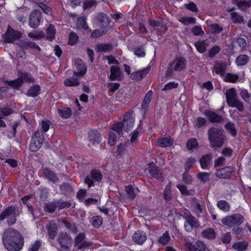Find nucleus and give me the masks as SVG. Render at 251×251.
Listing matches in <instances>:
<instances>
[{
    "label": "nucleus",
    "mask_w": 251,
    "mask_h": 251,
    "mask_svg": "<svg viewBox=\"0 0 251 251\" xmlns=\"http://www.w3.org/2000/svg\"><path fill=\"white\" fill-rule=\"evenodd\" d=\"M2 242L9 251H20L24 245V238L19 231L9 228L2 235Z\"/></svg>",
    "instance_id": "obj_1"
},
{
    "label": "nucleus",
    "mask_w": 251,
    "mask_h": 251,
    "mask_svg": "<svg viewBox=\"0 0 251 251\" xmlns=\"http://www.w3.org/2000/svg\"><path fill=\"white\" fill-rule=\"evenodd\" d=\"M208 139L210 146L214 149L220 148L225 140L224 131L217 128H211L208 132Z\"/></svg>",
    "instance_id": "obj_2"
},
{
    "label": "nucleus",
    "mask_w": 251,
    "mask_h": 251,
    "mask_svg": "<svg viewBox=\"0 0 251 251\" xmlns=\"http://www.w3.org/2000/svg\"><path fill=\"white\" fill-rule=\"evenodd\" d=\"M186 60L183 57H176L170 62L166 72V76H171L174 72H180L184 71L186 67Z\"/></svg>",
    "instance_id": "obj_3"
},
{
    "label": "nucleus",
    "mask_w": 251,
    "mask_h": 251,
    "mask_svg": "<svg viewBox=\"0 0 251 251\" xmlns=\"http://www.w3.org/2000/svg\"><path fill=\"white\" fill-rule=\"evenodd\" d=\"M134 121L132 112H128L124 116L123 124L122 125L121 123H117L114 125L112 129L117 132L119 135H121L123 134V128L127 131L133 127Z\"/></svg>",
    "instance_id": "obj_4"
},
{
    "label": "nucleus",
    "mask_w": 251,
    "mask_h": 251,
    "mask_svg": "<svg viewBox=\"0 0 251 251\" xmlns=\"http://www.w3.org/2000/svg\"><path fill=\"white\" fill-rule=\"evenodd\" d=\"M21 212L19 208L14 206H8L0 214V221H3L6 218L8 225H13L16 222V217L19 216Z\"/></svg>",
    "instance_id": "obj_5"
},
{
    "label": "nucleus",
    "mask_w": 251,
    "mask_h": 251,
    "mask_svg": "<svg viewBox=\"0 0 251 251\" xmlns=\"http://www.w3.org/2000/svg\"><path fill=\"white\" fill-rule=\"evenodd\" d=\"M225 94L227 103L229 106L236 108L238 110H243V103L236 98L237 93L235 88H231L226 90Z\"/></svg>",
    "instance_id": "obj_6"
},
{
    "label": "nucleus",
    "mask_w": 251,
    "mask_h": 251,
    "mask_svg": "<svg viewBox=\"0 0 251 251\" xmlns=\"http://www.w3.org/2000/svg\"><path fill=\"white\" fill-rule=\"evenodd\" d=\"M44 133L42 130H38L32 135L29 144L31 151L36 152L42 147L44 140Z\"/></svg>",
    "instance_id": "obj_7"
},
{
    "label": "nucleus",
    "mask_w": 251,
    "mask_h": 251,
    "mask_svg": "<svg viewBox=\"0 0 251 251\" xmlns=\"http://www.w3.org/2000/svg\"><path fill=\"white\" fill-rule=\"evenodd\" d=\"M57 241L60 245L59 251H70L73 243V239L66 232L59 233Z\"/></svg>",
    "instance_id": "obj_8"
},
{
    "label": "nucleus",
    "mask_w": 251,
    "mask_h": 251,
    "mask_svg": "<svg viewBox=\"0 0 251 251\" xmlns=\"http://www.w3.org/2000/svg\"><path fill=\"white\" fill-rule=\"evenodd\" d=\"M21 37L22 35L20 31L14 30L8 25L3 38L5 42L11 43L19 40Z\"/></svg>",
    "instance_id": "obj_9"
},
{
    "label": "nucleus",
    "mask_w": 251,
    "mask_h": 251,
    "mask_svg": "<svg viewBox=\"0 0 251 251\" xmlns=\"http://www.w3.org/2000/svg\"><path fill=\"white\" fill-rule=\"evenodd\" d=\"M244 217L240 214H235L230 216H226L222 220V223L228 226L240 225L244 221Z\"/></svg>",
    "instance_id": "obj_10"
},
{
    "label": "nucleus",
    "mask_w": 251,
    "mask_h": 251,
    "mask_svg": "<svg viewBox=\"0 0 251 251\" xmlns=\"http://www.w3.org/2000/svg\"><path fill=\"white\" fill-rule=\"evenodd\" d=\"M185 246L189 251H209L205 244L201 241H198L195 245L188 238L185 240Z\"/></svg>",
    "instance_id": "obj_11"
},
{
    "label": "nucleus",
    "mask_w": 251,
    "mask_h": 251,
    "mask_svg": "<svg viewBox=\"0 0 251 251\" xmlns=\"http://www.w3.org/2000/svg\"><path fill=\"white\" fill-rule=\"evenodd\" d=\"M41 17V12L39 10L35 9L31 11L29 15V25L33 28H37L40 25Z\"/></svg>",
    "instance_id": "obj_12"
},
{
    "label": "nucleus",
    "mask_w": 251,
    "mask_h": 251,
    "mask_svg": "<svg viewBox=\"0 0 251 251\" xmlns=\"http://www.w3.org/2000/svg\"><path fill=\"white\" fill-rule=\"evenodd\" d=\"M75 66L78 72H74L73 75L76 77L82 76L86 73L87 66L85 65L84 62L80 59H77L75 61Z\"/></svg>",
    "instance_id": "obj_13"
},
{
    "label": "nucleus",
    "mask_w": 251,
    "mask_h": 251,
    "mask_svg": "<svg viewBox=\"0 0 251 251\" xmlns=\"http://www.w3.org/2000/svg\"><path fill=\"white\" fill-rule=\"evenodd\" d=\"M101 178L102 175L99 171L94 170L91 171L90 176H88L85 178L84 182L88 184L89 187H90L94 185V180L99 181Z\"/></svg>",
    "instance_id": "obj_14"
},
{
    "label": "nucleus",
    "mask_w": 251,
    "mask_h": 251,
    "mask_svg": "<svg viewBox=\"0 0 251 251\" xmlns=\"http://www.w3.org/2000/svg\"><path fill=\"white\" fill-rule=\"evenodd\" d=\"M97 22L99 26L103 29H107L108 30V26L110 20L108 16L103 13H100L98 14L97 18Z\"/></svg>",
    "instance_id": "obj_15"
},
{
    "label": "nucleus",
    "mask_w": 251,
    "mask_h": 251,
    "mask_svg": "<svg viewBox=\"0 0 251 251\" xmlns=\"http://www.w3.org/2000/svg\"><path fill=\"white\" fill-rule=\"evenodd\" d=\"M43 173L45 177L48 181L55 183L59 178L56 174L52 171L50 168L45 167L43 169Z\"/></svg>",
    "instance_id": "obj_16"
},
{
    "label": "nucleus",
    "mask_w": 251,
    "mask_h": 251,
    "mask_svg": "<svg viewBox=\"0 0 251 251\" xmlns=\"http://www.w3.org/2000/svg\"><path fill=\"white\" fill-rule=\"evenodd\" d=\"M17 45L21 48L22 50H27L28 49H35L38 51L41 50V48L34 42L31 41H26L23 40L19 41Z\"/></svg>",
    "instance_id": "obj_17"
},
{
    "label": "nucleus",
    "mask_w": 251,
    "mask_h": 251,
    "mask_svg": "<svg viewBox=\"0 0 251 251\" xmlns=\"http://www.w3.org/2000/svg\"><path fill=\"white\" fill-rule=\"evenodd\" d=\"M150 70V68L148 67L140 70L137 71L131 74L130 78L133 80H140L146 75Z\"/></svg>",
    "instance_id": "obj_18"
},
{
    "label": "nucleus",
    "mask_w": 251,
    "mask_h": 251,
    "mask_svg": "<svg viewBox=\"0 0 251 251\" xmlns=\"http://www.w3.org/2000/svg\"><path fill=\"white\" fill-rule=\"evenodd\" d=\"M199 226L197 219L194 217H189L186 220L184 224V227L187 232L192 231L193 227H196Z\"/></svg>",
    "instance_id": "obj_19"
},
{
    "label": "nucleus",
    "mask_w": 251,
    "mask_h": 251,
    "mask_svg": "<svg viewBox=\"0 0 251 251\" xmlns=\"http://www.w3.org/2000/svg\"><path fill=\"white\" fill-rule=\"evenodd\" d=\"M234 168L231 166H227L217 171L216 175L221 178L229 177L231 173L234 172Z\"/></svg>",
    "instance_id": "obj_20"
},
{
    "label": "nucleus",
    "mask_w": 251,
    "mask_h": 251,
    "mask_svg": "<svg viewBox=\"0 0 251 251\" xmlns=\"http://www.w3.org/2000/svg\"><path fill=\"white\" fill-rule=\"evenodd\" d=\"M88 139L93 145L98 144L100 141V134L97 130L91 129L88 132Z\"/></svg>",
    "instance_id": "obj_21"
},
{
    "label": "nucleus",
    "mask_w": 251,
    "mask_h": 251,
    "mask_svg": "<svg viewBox=\"0 0 251 251\" xmlns=\"http://www.w3.org/2000/svg\"><path fill=\"white\" fill-rule=\"evenodd\" d=\"M123 76V73L120 70L118 66H111V80H121Z\"/></svg>",
    "instance_id": "obj_22"
},
{
    "label": "nucleus",
    "mask_w": 251,
    "mask_h": 251,
    "mask_svg": "<svg viewBox=\"0 0 251 251\" xmlns=\"http://www.w3.org/2000/svg\"><path fill=\"white\" fill-rule=\"evenodd\" d=\"M133 239L137 244L141 245L146 240L147 236L144 232L137 231L133 234Z\"/></svg>",
    "instance_id": "obj_23"
},
{
    "label": "nucleus",
    "mask_w": 251,
    "mask_h": 251,
    "mask_svg": "<svg viewBox=\"0 0 251 251\" xmlns=\"http://www.w3.org/2000/svg\"><path fill=\"white\" fill-rule=\"evenodd\" d=\"M46 228L50 238L54 239L57 234V225L53 222H50L46 226Z\"/></svg>",
    "instance_id": "obj_24"
},
{
    "label": "nucleus",
    "mask_w": 251,
    "mask_h": 251,
    "mask_svg": "<svg viewBox=\"0 0 251 251\" xmlns=\"http://www.w3.org/2000/svg\"><path fill=\"white\" fill-rule=\"evenodd\" d=\"M234 3L241 10L246 12L251 6V0H234Z\"/></svg>",
    "instance_id": "obj_25"
},
{
    "label": "nucleus",
    "mask_w": 251,
    "mask_h": 251,
    "mask_svg": "<svg viewBox=\"0 0 251 251\" xmlns=\"http://www.w3.org/2000/svg\"><path fill=\"white\" fill-rule=\"evenodd\" d=\"M56 34V29L52 24H50L46 30V35H45L46 40L49 41H53L55 38Z\"/></svg>",
    "instance_id": "obj_26"
},
{
    "label": "nucleus",
    "mask_w": 251,
    "mask_h": 251,
    "mask_svg": "<svg viewBox=\"0 0 251 251\" xmlns=\"http://www.w3.org/2000/svg\"><path fill=\"white\" fill-rule=\"evenodd\" d=\"M4 82L7 84L9 86L11 87L12 88L19 90L23 84V81L20 78V77L17 78L13 80H4Z\"/></svg>",
    "instance_id": "obj_27"
},
{
    "label": "nucleus",
    "mask_w": 251,
    "mask_h": 251,
    "mask_svg": "<svg viewBox=\"0 0 251 251\" xmlns=\"http://www.w3.org/2000/svg\"><path fill=\"white\" fill-rule=\"evenodd\" d=\"M205 114L208 117L210 121L213 123H221L223 120L221 116L212 111H205Z\"/></svg>",
    "instance_id": "obj_28"
},
{
    "label": "nucleus",
    "mask_w": 251,
    "mask_h": 251,
    "mask_svg": "<svg viewBox=\"0 0 251 251\" xmlns=\"http://www.w3.org/2000/svg\"><path fill=\"white\" fill-rule=\"evenodd\" d=\"M149 168V172L150 175L154 178L161 180L162 178V176L160 171L157 169V167L154 166L153 163L150 164Z\"/></svg>",
    "instance_id": "obj_29"
},
{
    "label": "nucleus",
    "mask_w": 251,
    "mask_h": 251,
    "mask_svg": "<svg viewBox=\"0 0 251 251\" xmlns=\"http://www.w3.org/2000/svg\"><path fill=\"white\" fill-rule=\"evenodd\" d=\"M18 75L19 76L20 78L23 81V82L25 81V82L32 83L34 82L35 81V79L32 77L31 74L27 72H22L19 71L18 72Z\"/></svg>",
    "instance_id": "obj_30"
},
{
    "label": "nucleus",
    "mask_w": 251,
    "mask_h": 251,
    "mask_svg": "<svg viewBox=\"0 0 251 251\" xmlns=\"http://www.w3.org/2000/svg\"><path fill=\"white\" fill-rule=\"evenodd\" d=\"M195 46L199 52L203 53L206 50L207 48L208 47L209 43L208 41L205 40L202 41L197 42L195 44Z\"/></svg>",
    "instance_id": "obj_31"
},
{
    "label": "nucleus",
    "mask_w": 251,
    "mask_h": 251,
    "mask_svg": "<svg viewBox=\"0 0 251 251\" xmlns=\"http://www.w3.org/2000/svg\"><path fill=\"white\" fill-rule=\"evenodd\" d=\"M173 140L169 137L162 138L158 140L157 145L160 147H170L173 144Z\"/></svg>",
    "instance_id": "obj_32"
},
{
    "label": "nucleus",
    "mask_w": 251,
    "mask_h": 251,
    "mask_svg": "<svg viewBox=\"0 0 251 251\" xmlns=\"http://www.w3.org/2000/svg\"><path fill=\"white\" fill-rule=\"evenodd\" d=\"M40 90L41 88L39 85H33L27 91V95L32 97H35L38 95Z\"/></svg>",
    "instance_id": "obj_33"
},
{
    "label": "nucleus",
    "mask_w": 251,
    "mask_h": 251,
    "mask_svg": "<svg viewBox=\"0 0 251 251\" xmlns=\"http://www.w3.org/2000/svg\"><path fill=\"white\" fill-rule=\"evenodd\" d=\"M226 70V65L223 63H216L213 69V71L216 74L223 76Z\"/></svg>",
    "instance_id": "obj_34"
},
{
    "label": "nucleus",
    "mask_w": 251,
    "mask_h": 251,
    "mask_svg": "<svg viewBox=\"0 0 251 251\" xmlns=\"http://www.w3.org/2000/svg\"><path fill=\"white\" fill-rule=\"evenodd\" d=\"M58 207L57 201H52L44 204V210L50 213H53Z\"/></svg>",
    "instance_id": "obj_35"
},
{
    "label": "nucleus",
    "mask_w": 251,
    "mask_h": 251,
    "mask_svg": "<svg viewBox=\"0 0 251 251\" xmlns=\"http://www.w3.org/2000/svg\"><path fill=\"white\" fill-rule=\"evenodd\" d=\"M73 76L70 78H66L64 80V84L67 87L77 86L80 83L78 79Z\"/></svg>",
    "instance_id": "obj_36"
},
{
    "label": "nucleus",
    "mask_w": 251,
    "mask_h": 251,
    "mask_svg": "<svg viewBox=\"0 0 251 251\" xmlns=\"http://www.w3.org/2000/svg\"><path fill=\"white\" fill-rule=\"evenodd\" d=\"M27 35L30 38L38 40L45 37L44 32L43 31L38 30H34L32 32H29Z\"/></svg>",
    "instance_id": "obj_37"
},
{
    "label": "nucleus",
    "mask_w": 251,
    "mask_h": 251,
    "mask_svg": "<svg viewBox=\"0 0 251 251\" xmlns=\"http://www.w3.org/2000/svg\"><path fill=\"white\" fill-rule=\"evenodd\" d=\"M249 61V57L246 54H241L236 59V63L238 66H244Z\"/></svg>",
    "instance_id": "obj_38"
},
{
    "label": "nucleus",
    "mask_w": 251,
    "mask_h": 251,
    "mask_svg": "<svg viewBox=\"0 0 251 251\" xmlns=\"http://www.w3.org/2000/svg\"><path fill=\"white\" fill-rule=\"evenodd\" d=\"M77 27L83 30H86L88 28V26L86 23V18L85 17H79L77 19Z\"/></svg>",
    "instance_id": "obj_39"
},
{
    "label": "nucleus",
    "mask_w": 251,
    "mask_h": 251,
    "mask_svg": "<svg viewBox=\"0 0 251 251\" xmlns=\"http://www.w3.org/2000/svg\"><path fill=\"white\" fill-rule=\"evenodd\" d=\"M61 192L65 195H70L73 191L72 187L68 183H63L60 186Z\"/></svg>",
    "instance_id": "obj_40"
},
{
    "label": "nucleus",
    "mask_w": 251,
    "mask_h": 251,
    "mask_svg": "<svg viewBox=\"0 0 251 251\" xmlns=\"http://www.w3.org/2000/svg\"><path fill=\"white\" fill-rule=\"evenodd\" d=\"M211 158V156L210 155L206 154L203 155L201 159L200 162L201 165V167L203 169H205L210 164V161Z\"/></svg>",
    "instance_id": "obj_41"
},
{
    "label": "nucleus",
    "mask_w": 251,
    "mask_h": 251,
    "mask_svg": "<svg viewBox=\"0 0 251 251\" xmlns=\"http://www.w3.org/2000/svg\"><path fill=\"white\" fill-rule=\"evenodd\" d=\"M198 146L197 140L195 138L190 139L186 143L187 149L189 151H193L194 150L197 149Z\"/></svg>",
    "instance_id": "obj_42"
},
{
    "label": "nucleus",
    "mask_w": 251,
    "mask_h": 251,
    "mask_svg": "<svg viewBox=\"0 0 251 251\" xmlns=\"http://www.w3.org/2000/svg\"><path fill=\"white\" fill-rule=\"evenodd\" d=\"M178 21L184 25H189L196 23V19L192 17H181L179 18Z\"/></svg>",
    "instance_id": "obj_43"
},
{
    "label": "nucleus",
    "mask_w": 251,
    "mask_h": 251,
    "mask_svg": "<svg viewBox=\"0 0 251 251\" xmlns=\"http://www.w3.org/2000/svg\"><path fill=\"white\" fill-rule=\"evenodd\" d=\"M240 95L245 102L249 103L251 101V94L247 89H242L240 92Z\"/></svg>",
    "instance_id": "obj_44"
},
{
    "label": "nucleus",
    "mask_w": 251,
    "mask_h": 251,
    "mask_svg": "<svg viewBox=\"0 0 251 251\" xmlns=\"http://www.w3.org/2000/svg\"><path fill=\"white\" fill-rule=\"evenodd\" d=\"M90 221L92 226L95 228L100 227L103 222L102 218L99 216L93 217Z\"/></svg>",
    "instance_id": "obj_45"
},
{
    "label": "nucleus",
    "mask_w": 251,
    "mask_h": 251,
    "mask_svg": "<svg viewBox=\"0 0 251 251\" xmlns=\"http://www.w3.org/2000/svg\"><path fill=\"white\" fill-rule=\"evenodd\" d=\"M110 50L109 44H100L96 46V51L97 52L104 53Z\"/></svg>",
    "instance_id": "obj_46"
},
{
    "label": "nucleus",
    "mask_w": 251,
    "mask_h": 251,
    "mask_svg": "<svg viewBox=\"0 0 251 251\" xmlns=\"http://www.w3.org/2000/svg\"><path fill=\"white\" fill-rule=\"evenodd\" d=\"M152 92L149 91L145 95L142 103V108L146 109L149 104L152 96Z\"/></svg>",
    "instance_id": "obj_47"
},
{
    "label": "nucleus",
    "mask_w": 251,
    "mask_h": 251,
    "mask_svg": "<svg viewBox=\"0 0 251 251\" xmlns=\"http://www.w3.org/2000/svg\"><path fill=\"white\" fill-rule=\"evenodd\" d=\"M202 235L207 239H212L215 237V233L213 229L208 228L202 232Z\"/></svg>",
    "instance_id": "obj_48"
},
{
    "label": "nucleus",
    "mask_w": 251,
    "mask_h": 251,
    "mask_svg": "<svg viewBox=\"0 0 251 251\" xmlns=\"http://www.w3.org/2000/svg\"><path fill=\"white\" fill-rule=\"evenodd\" d=\"M0 127H5L6 125L2 119L4 117L12 113L13 111H0Z\"/></svg>",
    "instance_id": "obj_49"
},
{
    "label": "nucleus",
    "mask_w": 251,
    "mask_h": 251,
    "mask_svg": "<svg viewBox=\"0 0 251 251\" xmlns=\"http://www.w3.org/2000/svg\"><path fill=\"white\" fill-rule=\"evenodd\" d=\"M231 19L234 23H242L244 21L243 17L236 12L231 13Z\"/></svg>",
    "instance_id": "obj_50"
},
{
    "label": "nucleus",
    "mask_w": 251,
    "mask_h": 251,
    "mask_svg": "<svg viewBox=\"0 0 251 251\" xmlns=\"http://www.w3.org/2000/svg\"><path fill=\"white\" fill-rule=\"evenodd\" d=\"M239 78V76L236 74H227L225 77V80L228 82L235 83Z\"/></svg>",
    "instance_id": "obj_51"
},
{
    "label": "nucleus",
    "mask_w": 251,
    "mask_h": 251,
    "mask_svg": "<svg viewBox=\"0 0 251 251\" xmlns=\"http://www.w3.org/2000/svg\"><path fill=\"white\" fill-rule=\"evenodd\" d=\"M247 247V244L245 242H237L232 245L233 248L238 251H244Z\"/></svg>",
    "instance_id": "obj_52"
},
{
    "label": "nucleus",
    "mask_w": 251,
    "mask_h": 251,
    "mask_svg": "<svg viewBox=\"0 0 251 251\" xmlns=\"http://www.w3.org/2000/svg\"><path fill=\"white\" fill-rule=\"evenodd\" d=\"M107 31V29H96L92 32L91 34L90 37L92 38H96L99 37L100 36L105 34V33Z\"/></svg>",
    "instance_id": "obj_53"
},
{
    "label": "nucleus",
    "mask_w": 251,
    "mask_h": 251,
    "mask_svg": "<svg viewBox=\"0 0 251 251\" xmlns=\"http://www.w3.org/2000/svg\"><path fill=\"white\" fill-rule=\"evenodd\" d=\"M170 240V237L168 232L166 231L158 239V242L163 245L168 244Z\"/></svg>",
    "instance_id": "obj_54"
},
{
    "label": "nucleus",
    "mask_w": 251,
    "mask_h": 251,
    "mask_svg": "<svg viewBox=\"0 0 251 251\" xmlns=\"http://www.w3.org/2000/svg\"><path fill=\"white\" fill-rule=\"evenodd\" d=\"M217 206L219 209L224 211H228L230 209L229 204L225 201H219L217 203Z\"/></svg>",
    "instance_id": "obj_55"
},
{
    "label": "nucleus",
    "mask_w": 251,
    "mask_h": 251,
    "mask_svg": "<svg viewBox=\"0 0 251 251\" xmlns=\"http://www.w3.org/2000/svg\"><path fill=\"white\" fill-rule=\"evenodd\" d=\"M133 52L134 55L138 57H143L146 55L144 49L142 47L135 48L133 50Z\"/></svg>",
    "instance_id": "obj_56"
},
{
    "label": "nucleus",
    "mask_w": 251,
    "mask_h": 251,
    "mask_svg": "<svg viewBox=\"0 0 251 251\" xmlns=\"http://www.w3.org/2000/svg\"><path fill=\"white\" fill-rule=\"evenodd\" d=\"M194 125L197 128L205 126L206 125V120L203 118L199 117L196 120Z\"/></svg>",
    "instance_id": "obj_57"
},
{
    "label": "nucleus",
    "mask_w": 251,
    "mask_h": 251,
    "mask_svg": "<svg viewBox=\"0 0 251 251\" xmlns=\"http://www.w3.org/2000/svg\"><path fill=\"white\" fill-rule=\"evenodd\" d=\"M225 127L226 130L228 131L233 136L236 135V130L233 124L231 122H229L226 124Z\"/></svg>",
    "instance_id": "obj_58"
},
{
    "label": "nucleus",
    "mask_w": 251,
    "mask_h": 251,
    "mask_svg": "<svg viewBox=\"0 0 251 251\" xmlns=\"http://www.w3.org/2000/svg\"><path fill=\"white\" fill-rule=\"evenodd\" d=\"M78 37L76 33L71 32L69 34V44L70 45H75L78 41Z\"/></svg>",
    "instance_id": "obj_59"
},
{
    "label": "nucleus",
    "mask_w": 251,
    "mask_h": 251,
    "mask_svg": "<svg viewBox=\"0 0 251 251\" xmlns=\"http://www.w3.org/2000/svg\"><path fill=\"white\" fill-rule=\"evenodd\" d=\"M65 227L69 229L72 232L75 233L77 232V228L75 224H72L70 222L63 221Z\"/></svg>",
    "instance_id": "obj_60"
},
{
    "label": "nucleus",
    "mask_w": 251,
    "mask_h": 251,
    "mask_svg": "<svg viewBox=\"0 0 251 251\" xmlns=\"http://www.w3.org/2000/svg\"><path fill=\"white\" fill-rule=\"evenodd\" d=\"M42 245V241L40 240H36L34 243H32L28 251H38Z\"/></svg>",
    "instance_id": "obj_61"
},
{
    "label": "nucleus",
    "mask_w": 251,
    "mask_h": 251,
    "mask_svg": "<svg viewBox=\"0 0 251 251\" xmlns=\"http://www.w3.org/2000/svg\"><path fill=\"white\" fill-rule=\"evenodd\" d=\"M192 33L195 36H201L204 34V31L200 26L195 25L191 29Z\"/></svg>",
    "instance_id": "obj_62"
},
{
    "label": "nucleus",
    "mask_w": 251,
    "mask_h": 251,
    "mask_svg": "<svg viewBox=\"0 0 251 251\" xmlns=\"http://www.w3.org/2000/svg\"><path fill=\"white\" fill-rule=\"evenodd\" d=\"M85 238V234L84 233H79L75 239V246L77 247L81 244Z\"/></svg>",
    "instance_id": "obj_63"
},
{
    "label": "nucleus",
    "mask_w": 251,
    "mask_h": 251,
    "mask_svg": "<svg viewBox=\"0 0 251 251\" xmlns=\"http://www.w3.org/2000/svg\"><path fill=\"white\" fill-rule=\"evenodd\" d=\"M97 2L94 0H89L85 1L83 2V9H89L92 8L93 6H96Z\"/></svg>",
    "instance_id": "obj_64"
}]
</instances>
